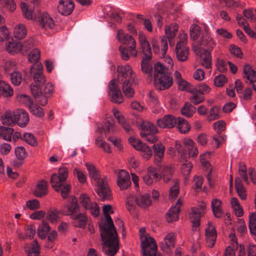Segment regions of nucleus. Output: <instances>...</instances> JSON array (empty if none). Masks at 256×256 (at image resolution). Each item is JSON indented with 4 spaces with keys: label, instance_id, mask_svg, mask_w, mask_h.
<instances>
[{
    "label": "nucleus",
    "instance_id": "0e129e2a",
    "mask_svg": "<svg viewBox=\"0 0 256 256\" xmlns=\"http://www.w3.org/2000/svg\"><path fill=\"white\" fill-rule=\"evenodd\" d=\"M26 206L31 210H38L40 207L39 201L36 199L29 200L26 202Z\"/></svg>",
    "mask_w": 256,
    "mask_h": 256
},
{
    "label": "nucleus",
    "instance_id": "680f3d73",
    "mask_svg": "<svg viewBox=\"0 0 256 256\" xmlns=\"http://www.w3.org/2000/svg\"><path fill=\"white\" fill-rule=\"evenodd\" d=\"M194 90L202 95L210 93L211 90L210 86L204 83L196 86V88H194Z\"/></svg>",
    "mask_w": 256,
    "mask_h": 256
},
{
    "label": "nucleus",
    "instance_id": "aec40b11",
    "mask_svg": "<svg viewBox=\"0 0 256 256\" xmlns=\"http://www.w3.org/2000/svg\"><path fill=\"white\" fill-rule=\"evenodd\" d=\"M74 9V3L71 0H60L58 6V12L62 15L70 14Z\"/></svg>",
    "mask_w": 256,
    "mask_h": 256
},
{
    "label": "nucleus",
    "instance_id": "a211bd4d",
    "mask_svg": "<svg viewBox=\"0 0 256 256\" xmlns=\"http://www.w3.org/2000/svg\"><path fill=\"white\" fill-rule=\"evenodd\" d=\"M38 22L40 26L45 30L52 29L54 26L53 19L47 12L40 14L38 17Z\"/></svg>",
    "mask_w": 256,
    "mask_h": 256
},
{
    "label": "nucleus",
    "instance_id": "0eeeda50",
    "mask_svg": "<svg viewBox=\"0 0 256 256\" xmlns=\"http://www.w3.org/2000/svg\"><path fill=\"white\" fill-rule=\"evenodd\" d=\"M96 192L102 201L110 200L112 198V192L106 178L104 180H99L97 183Z\"/></svg>",
    "mask_w": 256,
    "mask_h": 256
},
{
    "label": "nucleus",
    "instance_id": "79ce46f5",
    "mask_svg": "<svg viewBox=\"0 0 256 256\" xmlns=\"http://www.w3.org/2000/svg\"><path fill=\"white\" fill-rule=\"evenodd\" d=\"M140 128L142 131L140 133L149 134L158 132L156 126L154 124L148 122H143L140 126Z\"/></svg>",
    "mask_w": 256,
    "mask_h": 256
},
{
    "label": "nucleus",
    "instance_id": "6e6d98bb",
    "mask_svg": "<svg viewBox=\"0 0 256 256\" xmlns=\"http://www.w3.org/2000/svg\"><path fill=\"white\" fill-rule=\"evenodd\" d=\"M190 38L196 40L200 34L201 28L198 25H192L190 27Z\"/></svg>",
    "mask_w": 256,
    "mask_h": 256
},
{
    "label": "nucleus",
    "instance_id": "a18cd8bd",
    "mask_svg": "<svg viewBox=\"0 0 256 256\" xmlns=\"http://www.w3.org/2000/svg\"><path fill=\"white\" fill-rule=\"evenodd\" d=\"M114 114L118 123L120 124L124 128L126 132H130L131 128L128 123H127L124 116L118 110H114Z\"/></svg>",
    "mask_w": 256,
    "mask_h": 256
},
{
    "label": "nucleus",
    "instance_id": "3c124183",
    "mask_svg": "<svg viewBox=\"0 0 256 256\" xmlns=\"http://www.w3.org/2000/svg\"><path fill=\"white\" fill-rule=\"evenodd\" d=\"M30 104H29L28 108L32 114L38 117H42L44 116V110L38 104H34L33 102Z\"/></svg>",
    "mask_w": 256,
    "mask_h": 256
},
{
    "label": "nucleus",
    "instance_id": "a19ab883",
    "mask_svg": "<svg viewBox=\"0 0 256 256\" xmlns=\"http://www.w3.org/2000/svg\"><path fill=\"white\" fill-rule=\"evenodd\" d=\"M174 172V170L171 166H166L163 168L160 178H162L164 182L167 183L172 178Z\"/></svg>",
    "mask_w": 256,
    "mask_h": 256
},
{
    "label": "nucleus",
    "instance_id": "6e6552de",
    "mask_svg": "<svg viewBox=\"0 0 256 256\" xmlns=\"http://www.w3.org/2000/svg\"><path fill=\"white\" fill-rule=\"evenodd\" d=\"M43 66L40 63L33 64L30 69V73L36 84L40 86L46 82V77L43 74Z\"/></svg>",
    "mask_w": 256,
    "mask_h": 256
},
{
    "label": "nucleus",
    "instance_id": "69168bd1",
    "mask_svg": "<svg viewBox=\"0 0 256 256\" xmlns=\"http://www.w3.org/2000/svg\"><path fill=\"white\" fill-rule=\"evenodd\" d=\"M96 144L102 148L104 152L108 153L111 152L109 144L104 141L100 137H98L96 140Z\"/></svg>",
    "mask_w": 256,
    "mask_h": 256
},
{
    "label": "nucleus",
    "instance_id": "bf43d9fd",
    "mask_svg": "<svg viewBox=\"0 0 256 256\" xmlns=\"http://www.w3.org/2000/svg\"><path fill=\"white\" fill-rule=\"evenodd\" d=\"M10 74L12 82L15 86H18L22 82V74L17 71H14Z\"/></svg>",
    "mask_w": 256,
    "mask_h": 256
},
{
    "label": "nucleus",
    "instance_id": "052dcab7",
    "mask_svg": "<svg viewBox=\"0 0 256 256\" xmlns=\"http://www.w3.org/2000/svg\"><path fill=\"white\" fill-rule=\"evenodd\" d=\"M24 141L28 144L32 146H36L38 143L36 138L33 134L30 133H26L24 136Z\"/></svg>",
    "mask_w": 256,
    "mask_h": 256
},
{
    "label": "nucleus",
    "instance_id": "4468645a",
    "mask_svg": "<svg viewBox=\"0 0 256 256\" xmlns=\"http://www.w3.org/2000/svg\"><path fill=\"white\" fill-rule=\"evenodd\" d=\"M110 94L112 95V101L114 103L121 104L123 102V96L118 86L116 84V80L113 79L109 84Z\"/></svg>",
    "mask_w": 256,
    "mask_h": 256
},
{
    "label": "nucleus",
    "instance_id": "c85d7f7f",
    "mask_svg": "<svg viewBox=\"0 0 256 256\" xmlns=\"http://www.w3.org/2000/svg\"><path fill=\"white\" fill-rule=\"evenodd\" d=\"M234 184L238 194L242 200H245L246 198V190L240 178H236Z\"/></svg>",
    "mask_w": 256,
    "mask_h": 256
},
{
    "label": "nucleus",
    "instance_id": "de8ad7c7",
    "mask_svg": "<svg viewBox=\"0 0 256 256\" xmlns=\"http://www.w3.org/2000/svg\"><path fill=\"white\" fill-rule=\"evenodd\" d=\"M231 205L236 216L240 217L243 215V209L240 206L238 200L237 198H232L231 200Z\"/></svg>",
    "mask_w": 256,
    "mask_h": 256
},
{
    "label": "nucleus",
    "instance_id": "412c9836",
    "mask_svg": "<svg viewBox=\"0 0 256 256\" xmlns=\"http://www.w3.org/2000/svg\"><path fill=\"white\" fill-rule=\"evenodd\" d=\"M142 178L144 182L148 186L152 185L154 182L160 180V174L156 172V168L153 166L148 168V172L143 176Z\"/></svg>",
    "mask_w": 256,
    "mask_h": 256
},
{
    "label": "nucleus",
    "instance_id": "58836bf2",
    "mask_svg": "<svg viewBox=\"0 0 256 256\" xmlns=\"http://www.w3.org/2000/svg\"><path fill=\"white\" fill-rule=\"evenodd\" d=\"M172 182L173 186L170 188L168 198L169 199H175L180 192L179 180L174 178L172 180Z\"/></svg>",
    "mask_w": 256,
    "mask_h": 256
},
{
    "label": "nucleus",
    "instance_id": "e2e57ef3",
    "mask_svg": "<svg viewBox=\"0 0 256 256\" xmlns=\"http://www.w3.org/2000/svg\"><path fill=\"white\" fill-rule=\"evenodd\" d=\"M177 84H178V89L181 90H186L190 92L192 88H194L192 87L190 84L188 83L184 79L178 81Z\"/></svg>",
    "mask_w": 256,
    "mask_h": 256
},
{
    "label": "nucleus",
    "instance_id": "4be33fe9",
    "mask_svg": "<svg viewBox=\"0 0 256 256\" xmlns=\"http://www.w3.org/2000/svg\"><path fill=\"white\" fill-rule=\"evenodd\" d=\"M182 204V202L179 199L175 206L172 207L166 214V219L168 222H172L178 220V214L180 212V208Z\"/></svg>",
    "mask_w": 256,
    "mask_h": 256
},
{
    "label": "nucleus",
    "instance_id": "c9c22d12",
    "mask_svg": "<svg viewBox=\"0 0 256 256\" xmlns=\"http://www.w3.org/2000/svg\"><path fill=\"white\" fill-rule=\"evenodd\" d=\"M50 230V227L48 223L44 220L38 228V234L41 239L44 240Z\"/></svg>",
    "mask_w": 256,
    "mask_h": 256
},
{
    "label": "nucleus",
    "instance_id": "20e7f679",
    "mask_svg": "<svg viewBox=\"0 0 256 256\" xmlns=\"http://www.w3.org/2000/svg\"><path fill=\"white\" fill-rule=\"evenodd\" d=\"M116 38L120 43L128 46L130 52L132 56H137L138 51L136 49V42L132 36L125 34L122 30H119L117 32Z\"/></svg>",
    "mask_w": 256,
    "mask_h": 256
},
{
    "label": "nucleus",
    "instance_id": "bb28decb",
    "mask_svg": "<svg viewBox=\"0 0 256 256\" xmlns=\"http://www.w3.org/2000/svg\"><path fill=\"white\" fill-rule=\"evenodd\" d=\"M201 214V212L198 210V208L193 207L191 208L190 218L192 223L193 227L196 228L200 226Z\"/></svg>",
    "mask_w": 256,
    "mask_h": 256
},
{
    "label": "nucleus",
    "instance_id": "338daca9",
    "mask_svg": "<svg viewBox=\"0 0 256 256\" xmlns=\"http://www.w3.org/2000/svg\"><path fill=\"white\" fill-rule=\"evenodd\" d=\"M140 150L142 152V156L145 160H148L151 158L152 154V150L146 144H144Z\"/></svg>",
    "mask_w": 256,
    "mask_h": 256
},
{
    "label": "nucleus",
    "instance_id": "603ef678",
    "mask_svg": "<svg viewBox=\"0 0 256 256\" xmlns=\"http://www.w3.org/2000/svg\"><path fill=\"white\" fill-rule=\"evenodd\" d=\"M249 228L251 234L256 236V212L249 216Z\"/></svg>",
    "mask_w": 256,
    "mask_h": 256
},
{
    "label": "nucleus",
    "instance_id": "774afa93",
    "mask_svg": "<svg viewBox=\"0 0 256 256\" xmlns=\"http://www.w3.org/2000/svg\"><path fill=\"white\" fill-rule=\"evenodd\" d=\"M226 122L223 120H218L214 122L213 126L217 134H220L226 130Z\"/></svg>",
    "mask_w": 256,
    "mask_h": 256
},
{
    "label": "nucleus",
    "instance_id": "6ab92c4d",
    "mask_svg": "<svg viewBox=\"0 0 256 256\" xmlns=\"http://www.w3.org/2000/svg\"><path fill=\"white\" fill-rule=\"evenodd\" d=\"M216 238V232L215 226L212 222L208 223L206 229V240L208 246L212 248L215 244Z\"/></svg>",
    "mask_w": 256,
    "mask_h": 256
},
{
    "label": "nucleus",
    "instance_id": "f257e3e1",
    "mask_svg": "<svg viewBox=\"0 0 256 256\" xmlns=\"http://www.w3.org/2000/svg\"><path fill=\"white\" fill-rule=\"evenodd\" d=\"M106 222L100 224L102 240L103 241L102 251L108 256H114L118 251V236L113 221L109 214H104Z\"/></svg>",
    "mask_w": 256,
    "mask_h": 256
},
{
    "label": "nucleus",
    "instance_id": "ddd939ff",
    "mask_svg": "<svg viewBox=\"0 0 256 256\" xmlns=\"http://www.w3.org/2000/svg\"><path fill=\"white\" fill-rule=\"evenodd\" d=\"M117 176V184L120 190H126L130 186V177L126 170H118Z\"/></svg>",
    "mask_w": 256,
    "mask_h": 256
},
{
    "label": "nucleus",
    "instance_id": "f8f14e48",
    "mask_svg": "<svg viewBox=\"0 0 256 256\" xmlns=\"http://www.w3.org/2000/svg\"><path fill=\"white\" fill-rule=\"evenodd\" d=\"M79 211V206L78 204V201L75 197L69 200L66 205L64 206L62 212L66 216H70L72 218Z\"/></svg>",
    "mask_w": 256,
    "mask_h": 256
},
{
    "label": "nucleus",
    "instance_id": "864d4df0",
    "mask_svg": "<svg viewBox=\"0 0 256 256\" xmlns=\"http://www.w3.org/2000/svg\"><path fill=\"white\" fill-rule=\"evenodd\" d=\"M40 56V52L39 50L36 48L33 50L28 54V60L34 64H37L36 62L39 60Z\"/></svg>",
    "mask_w": 256,
    "mask_h": 256
},
{
    "label": "nucleus",
    "instance_id": "ea45409f",
    "mask_svg": "<svg viewBox=\"0 0 256 256\" xmlns=\"http://www.w3.org/2000/svg\"><path fill=\"white\" fill-rule=\"evenodd\" d=\"M177 128L182 134H186L190 130V126L184 118L178 117L177 119Z\"/></svg>",
    "mask_w": 256,
    "mask_h": 256
},
{
    "label": "nucleus",
    "instance_id": "39448f33",
    "mask_svg": "<svg viewBox=\"0 0 256 256\" xmlns=\"http://www.w3.org/2000/svg\"><path fill=\"white\" fill-rule=\"evenodd\" d=\"M141 247L143 256H156L157 245L154 239L151 236H142Z\"/></svg>",
    "mask_w": 256,
    "mask_h": 256
},
{
    "label": "nucleus",
    "instance_id": "dca6fc26",
    "mask_svg": "<svg viewBox=\"0 0 256 256\" xmlns=\"http://www.w3.org/2000/svg\"><path fill=\"white\" fill-rule=\"evenodd\" d=\"M161 250L168 254H171L174 247V233L168 234L164 238V241L160 243Z\"/></svg>",
    "mask_w": 256,
    "mask_h": 256
},
{
    "label": "nucleus",
    "instance_id": "cd10ccee",
    "mask_svg": "<svg viewBox=\"0 0 256 256\" xmlns=\"http://www.w3.org/2000/svg\"><path fill=\"white\" fill-rule=\"evenodd\" d=\"M152 58H142L140 62L141 70L145 74L152 76V66L151 63Z\"/></svg>",
    "mask_w": 256,
    "mask_h": 256
},
{
    "label": "nucleus",
    "instance_id": "13d9d810",
    "mask_svg": "<svg viewBox=\"0 0 256 256\" xmlns=\"http://www.w3.org/2000/svg\"><path fill=\"white\" fill-rule=\"evenodd\" d=\"M23 16L28 20H31L33 18L32 10L29 9L26 3L22 2L20 4Z\"/></svg>",
    "mask_w": 256,
    "mask_h": 256
},
{
    "label": "nucleus",
    "instance_id": "2eb2a0df",
    "mask_svg": "<svg viewBox=\"0 0 256 256\" xmlns=\"http://www.w3.org/2000/svg\"><path fill=\"white\" fill-rule=\"evenodd\" d=\"M177 119L172 114H166L156 120L157 125L162 128H172L176 125Z\"/></svg>",
    "mask_w": 256,
    "mask_h": 256
},
{
    "label": "nucleus",
    "instance_id": "37998d69",
    "mask_svg": "<svg viewBox=\"0 0 256 256\" xmlns=\"http://www.w3.org/2000/svg\"><path fill=\"white\" fill-rule=\"evenodd\" d=\"M189 92L192 94V96L190 97L189 100L192 104L194 105H198L202 103L205 100L204 97L198 92L197 91L194 90V88Z\"/></svg>",
    "mask_w": 256,
    "mask_h": 256
},
{
    "label": "nucleus",
    "instance_id": "423d86ee",
    "mask_svg": "<svg viewBox=\"0 0 256 256\" xmlns=\"http://www.w3.org/2000/svg\"><path fill=\"white\" fill-rule=\"evenodd\" d=\"M178 26L177 24H172L170 26H166L165 32L166 38L162 36L161 38V44L162 48L160 51V56H164L168 50V42L167 38L168 40L172 39L174 38L178 30Z\"/></svg>",
    "mask_w": 256,
    "mask_h": 256
},
{
    "label": "nucleus",
    "instance_id": "8fccbe9b",
    "mask_svg": "<svg viewBox=\"0 0 256 256\" xmlns=\"http://www.w3.org/2000/svg\"><path fill=\"white\" fill-rule=\"evenodd\" d=\"M14 34L18 39L24 38L26 34V30L24 25L22 24L17 25L14 28Z\"/></svg>",
    "mask_w": 256,
    "mask_h": 256
},
{
    "label": "nucleus",
    "instance_id": "72a5a7b5",
    "mask_svg": "<svg viewBox=\"0 0 256 256\" xmlns=\"http://www.w3.org/2000/svg\"><path fill=\"white\" fill-rule=\"evenodd\" d=\"M176 52L178 60L180 62H184L188 58V48L186 46H176Z\"/></svg>",
    "mask_w": 256,
    "mask_h": 256
},
{
    "label": "nucleus",
    "instance_id": "393cba45",
    "mask_svg": "<svg viewBox=\"0 0 256 256\" xmlns=\"http://www.w3.org/2000/svg\"><path fill=\"white\" fill-rule=\"evenodd\" d=\"M136 204L140 207L146 208L152 204V200L149 194H139L134 198Z\"/></svg>",
    "mask_w": 256,
    "mask_h": 256
},
{
    "label": "nucleus",
    "instance_id": "4c0bfd02",
    "mask_svg": "<svg viewBox=\"0 0 256 256\" xmlns=\"http://www.w3.org/2000/svg\"><path fill=\"white\" fill-rule=\"evenodd\" d=\"M181 114L184 116L190 118L196 112V108L191 103L188 102L185 103L181 108Z\"/></svg>",
    "mask_w": 256,
    "mask_h": 256
},
{
    "label": "nucleus",
    "instance_id": "c756f323",
    "mask_svg": "<svg viewBox=\"0 0 256 256\" xmlns=\"http://www.w3.org/2000/svg\"><path fill=\"white\" fill-rule=\"evenodd\" d=\"M76 220L74 225L76 226L84 228L87 224L88 218L84 214L80 213L72 218Z\"/></svg>",
    "mask_w": 256,
    "mask_h": 256
},
{
    "label": "nucleus",
    "instance_id": "f704fd0d",
    "mask_svg": "<svg viewBox=\"0 0 256 256\" xmlns=\"http://www.w3.org/2000/svg\"><path fill=\"white\" fill-rule=\"evenodd\" d=\"M13 94V90L10 86L4 81H0V95L4 97H8Z\"/></svg>",
    "mask_w": 256,
    "mask_h": 256
},
{
    "label": "nucleus",
    "instance_id": "f03ea898",
    "mask_svg": "<svg viewBox=\"0 0 256 256\" xmlns=\"http://www.w3.org/2000/svg\"><path fill=\"white\" fill-rule=\"evenodd\" d=\"M154 84L160 91L165 90L173 84V78L170 68L160 62L154 66Z\"/></svg>",
    "mask_w": 256,
    "mask_h": 256
},
{
    "label": "nucleus",
    "instance_id": "a878e982",
    "mask_svg": "<svg viewBox=\"0 0 256 256\" xmlns=\"http://www.w3.org/2000/svg\"><path fill=\"white\" fill-rule=\"evenodd\" d=\"M244 73L256 91V72L252 70L250 65L246 64L244 68Z\"/></svg>",
    "mask_w": 256,
    "mask_h": 256
},
{
    "label": "nucleus",
    "instance_id": "7ed1b4c3",
    "mask_svg": "<svg viewBox=\"0 0 256 256\" xmlns=\"http://www.w3.org/2000/svg\"><path fill=\"white\" fill-rule=\"evenodd\" d=\"M118 78L122 84V89L125 96L132 98L134 94L132 83L137 84L138 80L130 65L120 66L117 68Z\"/></svg>",
    "mask_w": 256,
    "mask_h": 256
},
{
    "label": "nucleus",
    "instance_id": "7c9ffc66",
    "mask_svg": "<svg viewBox=\"0 0 256 256\" xmlns=\"http://www.w3.org/2000/svg\"><path fill=\"white\" fill-rule=\"evenodd\" d=\"M209 50H204V56L200 62L201 66L207 69L212 68V56Z\"/></svg>",
    "mask_w": 256,
    "mask_h": 256
},
{
    "label": "nucleus",
    "instance_id": "f3484780",
    "mask_svg": "<svg viewBox=\"0 0 256 256\" xmlns=\"http://www.w3.org/2000/svg\"><path fill=\"white\" fill-rule=\"evenodd\" d=\"M14 116L15 122L21 127L25 126L29 122L28 114L22 109L18 108L14 111Z\"/></svg>",
    "mask_w": 256,
    "mask_h": 256
},
{
    "label": "nucleus",
    "instance_id": "b1692460",
    "mask_svg": "<svg viewBox=\"0 0 256 256\" xmlns=\"http://www.w3.org/2000/svg\"><path fill=\"white\" fill-rule=\"evenodd\" d=\"M154 151V162L159 164L164 157L165 148L162 144H156L152 146Z\"/></svg>",
    "mask_w": 256,
    "mask_h": 256
},
{
    "label": "nucleus",
    "instance_id": "09e8293b",
    "mask_svg": "<svg viewBox=\"0 0 256 256\" xmlns=\"http://www.w3.org/2000/svg\"><path fill=\"white\" fill-rule=\"evenodd\" d=\"M14 131V129L11 128L0 126V136H2L6 141H11Z\"/></svg>",
    "mask_w": 256,
    "mask_h": 256
},
{
    "label": "nucleus",
    "instance_id": "5fc2aeb1",
    "mask_svg": "<svg viewBox=\"0 0 256 256\" xmlns=\"http://www.w3.org/2000/svg\"><path fill=\"white\" fill-rule=\"evenodd\" d=\"M15 154L16 158L20 160H24L28 156L25 148L23 146H18L15 149Z\"/></svg>",
    "mask_w": 256,
    "mask_h": 256
},
{
    "label": "nucleus",
    "instance_id": "e433bc0d",
    "mask_svg": "<svg viewBox=\"0 0 256 256\" xmlns=\"http://www.w3.org/2000/svg\"><path fill=\"white\" fill-rule=\"evenodd\" d=\"M2 122L4 125L10 126L14 124L15 120H14V112L8 110L2 114L0 117Z\"/></svg>",
    "mask_w": 256,
    "mask_h": 256
},
{
    "label": "nucleus",
    "instance_id": "9d476101",
    "mask_svg": "<svg viewBox=\"0 0 256 256\" xmlns=\"http://www.w3.org/2000/svg\"><path fill=\"white\" fill-rule=\"evenodd\" d=\"M216 42L213 38L211 36L210 32L208 28H205L202 32L200 38L198 40V45L206 48L204 50L212 51L216 46Z\"/></svg>",
    "mask_w": 256,
    "mask_h": 256
},
{
    "label": "nucleus",
    "instance_id": "4d7b16f0",
    "mask_svg": "<svg viewBox=\"0 0 256 256\" xmlns=\"http://www.w3.org/2000/svg\"><path fill=\"white\" fill-rule=\"evenodd\" d=\"M34 46L32 40L30 39L26 40L24 42H20L21 53L24 54L28 50L31 49Z\"/></svg>",
    "mask_w": 256,
    "mask_h": 256
},
{
    "label": "nucleus",
    "instance_id": "2f4dec72",
    "mask_svg": "<svg viewBox=\"0 0 256 256\" xmlns=\"http://www.w3.org/2000/svg\"><path fill=\"white\" fill-rule=\"evenodd\" d=\"M211 206L214 216L218 218H221L223 214L221 201L217 198L214 199L212 201Z\"/></svg>",
    "mask_w": 256,
    "mask_h": 256
},
{
    "label": "nucleus",
    "instance_id": "c03bdc74",
    "mask_svg": "<svg viewBox=\"0 0 256 256\" xmlns=\"http://www.w3.org/2000/svg\"><path fill=\"white\" fill-rule=\"evenodd\" d=\"M7 51L12 54L21 53L20 51V42L14 41L8 42L6 46Z\"/></svg>",
    "mask_w": 256,
    "mask_h": 256
},
{
    "label": "nucleus",
    "instance_id": "9b49d317",
    "mask_svg": "<svg viewBox=\"0 0 256 256\" xmlns=\"http://www.w3.org/2000/svg\"><path fill=\"white\" fill-rule=\"evenodd\" d=\"M138 36L141 52L143 54L142 58H152V48L146 34L140 32H138Z\"/></svg>",
    "mask_w": 256,
    "mask_h": 256
},
{
    "label": "nucleus",
    "instance_id": "473e14b6",
    "mask_svg": "<svg viewBox=\"0 0 256 256\" xmlns=\"http://www.w3.org/2000/svg\"><path fill=\"white\" fill-rule=\"evenodd\" d=\"M85 166L88 170L89 176L94 179L96 184L98 183L99 180H104L106 178H100L98 171L96 169L95 166L93 164L86 163Z\"/></svg>",
    "mask_w": 256,
    "mask_h": 256
},
{
    "label": "nucleus",
    "instance_id": "5701e85b",
    "mask_svg": "<svg viewBox=\"0 0 256 256\" xmlns=\"http://www.w3.org/2000/svg\"><path fill=\"white\" fill-rule=\"evenodd\" d=\"M48 182L44 180H40L38 182L33 194L38 198H42L48 194Z\"/></svg>",
    "mask_w": 256,
    "mask_h": 256
},
{
    "label": "nucleus",
    "instance_id": "1a4fd4ad",
    "mask_svg": "<svg viewBox=\"0 0 256 256\" xmlns=\"http://www.w3.org/2000/svg\"><path fill=\"white\" fill-rule=\"evenodd\" d=\"M80 202L84 208L90 210L92 216L96 217L99 215L98 206L96 202H91L90 198L86 194H81L80 196Z\"/></svg>",
    "mask_w": 256,
    "mask_h": 256
},
{
    "label": "nucleus",
    "instance_id": "49530a36",
    "mask_svg": "<svg viewBox=\"0 0 256 256\" xmlns=\"http://www.w3.org/2000/svg\"><path fill=\"white\" fill-rule=\"evenodd\" d=\"M64 182L61 180V178H60L57 174H53L51 176L50 184L52 187L56 192L60 190V188Z\"/></svg>",
    "mask_w": 256,
    "mask_h": 256
}]
</instances>
